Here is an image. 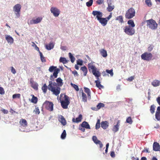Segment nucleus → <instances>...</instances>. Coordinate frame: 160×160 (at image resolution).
Returning <instances> with one entry per match:
<instances>
[{"instance_id":"nucleus-40","label":"nucleus","mask_w":160,"mask_h":160,"mask_svg":"<svg viewBox=\"0 0 160 160\" xmlns=\"http://www.w3.org/2000/svg\"><path fill=\"white\" fill-rule=\"evenodd\" d=\"M116 20L118 21L121 23L123 22V18L122 16H121L117 17L116 19Z\"/></svg>"},{"instance_id":"nucleus-63","label":"nucleus","mask_w":160,"mask_h":160,"mask_svg":"<svg viewBox=\"0 0 160 160\" xmlns=\"http://www.w3.org/2000/svg\"><path fill=\"white\" fill-rule=\"evenodd\" d=\"M110 155L112 157H115V154L114 152H112L110 153Z\"/></svg>"},{"instance_id":"nucleus-34","label":"nucleus","mask_w":160,"mask_h":160,"mask_svg":"<svg viewBox=\"0 0 160 160\" xmlns=\"http://www.w3.org/2000/svg\"><path fill=\"white\" fill-rule=\"evenodd\" d=\"M59 61L63 64H65L68 62V61L65 58L61 57L59 59Z\"/></svg>"},{"instance_id":"nucleus-52","label":"nucleus","mask_w":160,"mask_h":160,"mask_svg":"<svg viewBox=\"0 0 160 160\" xmlns=\"http://www.w3.org/2000/svg\"><path fill=\"white\" fill-rule=\"evenodd\" d=\"M33 112H35L36 114H39L40 112L38 107L36 108L34 110Z\"/></svg>"},{"instance_id":"nucleus-2","label":"nucleus","mask_w":160,"mask_h":160,"mask_svg":"<svg viewBox=\"0 0 160 160\" xmlns=\"http://www.w3.org/2000/svg\"><path fill=\"white\" fill-rule=\"evenodd\" d=\"M61 105L64 109H67L70 103L69 97L64 94H61L60 98Z\"/></svg>"},{"instance_id":"nucleus-48","label":"nucleus","mask_w":160,"mask_h":160,"mask_svg":"<svg viewBox=\"0 0 160 160\" xmlns=\"http://www.w3.org/2000/svg\"><path fill=\"white\" fill-rule=\"evenodd\" d=\"M126 122L127 123L130 124H131L132 123V120L131 117H129L126 119Z\"/></svg>"},{"instance_id":"nucleus-39","label":"nucleus","mask_w":160,"mask_h":160,"mask_svg":"<svg viewBox=\"0 0 160 160\" xmlns=\"http://www.w3.org/2000/svg\"><path fill=\"white\" fill-rule=\"evenodd\" d=\"M105 106V105L104 103L100 102L97 105V107L98 108V110H99L101 108L104 107Z\"/></svg>"},{"instance_id":"nucleus-24","label":"nucleus","mask_w":160,"mask_h":160,"mask_svg":"<svg viewBox=\"0 0 160 160\" xmlns=\"http://www.w3.org/2000/svg\"><path fill=\"white\" fill-rule=\"evenodd\" d=\"M82 119V115L81 114H80L78 118H77L75 119V118H73L72 119V121L73 122L76 123H78L81 121Z\"/></svg>"},{"instance_id":"nucleus-26","label":"nucleus","mask_w":160,"mask_h":160,"mask_svg":"<svg viewBox=\"0 0 160 160\" xmlns=\"http://www.w3.org/2000/svg\"><path fill=\"white\" fill-rule=\"evenodd\" d=\"M58 120L63 126L66 125V121L64 117L62 116H61L59 117Z\"/></svg>"},{"instance_id":"nucleus-7","label":"nucleus","mask_w":160,"mask_h":160,"mask_svg":"<svg viewBox=\"0 0 160 160\" xmlns=\"http://www.w3.org/2000/svg\"><path fill=\"white\" fill-rule=\"evenodd\" d=\"M91 69L93 74L96 77H99L101 75V73L98 71V68L95 66L92 65V62H91Z\"/></svg>"},{"instance_id":"nucleus-37","label":"nucleus","mask_w":160,"mask_h":160,"mask_svg":"<svg viewBox=\"0 0 160 160\" xmlns=\"http://www.w3.org/2000/svg\"><path fill=\"white\" fill-rule=\"evenodd\" d=\"M41 60L42 62H45L46 60L45 58L43 56L42 53L41 52H39Z\"/></svg>"},{"instance_id":"nucleus-41","label":"nucleus","mask_w":160,"mask_h":160,"mask_svg":"<svg viewBox=\"0 0 160 160\" xmlns=\"http://www.w3.org/2000/svg\"><path fill=\"white\" fill-rule=\"evenodd\" d=\"M81 69L84 72V75L86 76L87 72V69L86 67L85 66L82 67Z\"/></svg>"},{"instance_id":"nucleus-54","label":"nucleus","mask_w":160,"mask_h":160,"mask_svg":"<svg viewBox=\"0 0 160 160\" xmlns=\"http://www.w3.org/2000/svg\"><path fill=\"white\" fill-rule=\"evenodd\" d=\"M5 93V91L3 88L0 87V94L3 95Z\"/></svg>"},{"instance_id":"nucleus-45","label":"nucleus","mask_w":160,"mask_h":160,"mask_svg":"<svg viewBox=\"0 0 160 160\" xmlns=\"http://www.w3.org/2000/svg\"><path fill=\"white\" fill-rule=\"evenodd\" d=\"M106 72L109 74H110V76H112L113 75V71L112 69H111L110 70H109L108 69H106Z\"/></svg>"},{"instance_id":"nucleus-10","label":"nucleus","mask_w":160,"mask_h":160,"mask_svg":"<svg viewBox=\"0 0 160 160\" xmlns=\"http://www.w3.org/2000/svg\"><path fill=\"white\" fill-rule=\"evenodd\" d=\"M21 8V6L19 4L15 5L13 8V10L17 18L20 16V12Z\"/></svg>"},{"instance_id":"nucleus-30","label":"nucleus","mask_w":160,"mask_h":160,"mask_svg":"<svg viewBox=\"0 0 160 160\" xmlns=\"http://www.w3.org/2000/svg\"><path fill=\"white\" fill-rule=\"evenodd\" d=\"M54 45L52 43H50L48 44L46 46V48L49 50H51L54 47Z\"/></svg>"},{"instance_id":"nucleus-12","label":"nucleus","mask_w":160,"mask_h":160,"mask_svg":"<svg viewBox=\"0 0 160 160\" xmlns=\"http://www.w3.org/2000/svg\"><path fill=\"white\" fill-rule=\"evenodd\" d=\"M107 3L108 5V7L107 8V10L109 12L112 11L114 9V6L111 0H107Z\"/></svg>"},{"instance_id":"nucleus-51","label":"nucleus","mask_w":160,"mask_h":160,"mask_svg":"<svg viewBox=\"0 0 160 160\" xmlns=\"http://www.w3.org/2000/svg\"><path fill=\"white\" fill-rule=\"evenodd\" d=\"M82 61L80 59H78L77 61V63L78 65L81 66L82 65Z\"/></svg>"},{"instance_id":"nucleus-28","label":"nucleus","mask_w":160,"mask_h":160,"mask_svg":"<svg viewBox=\"0 0 160 160\" xmlns=\"http://www.w3.org/2000/svg\"><path fill=\"white\" fill-rule=\"evenodd\" d=\"M81 125L82 126L84 127L86 129H89L90 128L89 125L86 122H83L81 124Z\"/></svg>"},{"instance_id":"nucleus-49","label":"nucleus","mask_w":160,"mask_h":160,"mask_svg":"<svg viewBox=\"0 0 160 160\" xmlns=\"http://www.w3.org/2000/svg\"><path fill=\"white\" fill-rule=\"evenodd\" d=\"M71 85L77 91H78L79 90L78 86L77 85L72 84V83H71Z\"/></svg>"},{"instance_id":"nucleus-62","label":"nucleus","mask_w":160,"mask_h":160,"mask_svg":"<svg viewBox=\"0 0 160 160\" xmlns=\"http://www.w3.org/2000/svg\"><path fill=\"white\" fill-rule=\"evenodd\" d=\"M134 79V77H133L131 76L128 78L127 79V80L129 81H132Z\"/></svg>"},{"instance_id":"nucleus-64","label":"nucleus","mask_w":160,"mask_h":160,"mask_svg":"<svg viewBox=\"0 0 160 160\" xmlns=\"http://www.w3.org/2000/svg\"><path fill=\"white\" fill-rule=\"evenodd\" d=\"M91 109L92 110H94V111H98V108H97V107H92Z\"/></svg>"},{"instance_id":"nucleus-59","label":"nucleus","mask_w":160,"mask_h":160,"mask_svg":"<svg viewBox=\"0 0 160 160\" xmlns=\"http://www.w3.org/2000/svg\"><path fill=\"white\" fill-rule=\"evenodd\" d=\"M11 72L13 74H15L16 73V70L13 67H11Z\"/></svg>"},{"instance_id":"nucleus-27","label":"nucleus","mask_w":160,"mask_h":160,"mask_svg":"<svg viewBox=\"0 0 160 160\" xmlns=\"http://www.w3.org/2000/svg\"><path fill=\"white\" fill-rule=\"evenodd\" d=\"M56 81L57 82L58 86L59 87H61L63 85V82L62 80L60 78H58L56 79Z\"/></svg>"},{"instance_id":"nucleus-60","label":"nucleus","mask_w":160,"mask_h":160,"mask_svg":"<svg viewBox=\"0 0 160 160\" xmlns=\"http://www.w3.org/2000/svg\"><path fill=\"white\" fill-rule=\"evenodd\" d=\"M112 12H111L109 16L107 17V18H106V19H107V20H108V21L112 17Z\"/></svg>"},{"instance_id":"nucleus-36","label":"nucleus","mask_w":160,"mask_h":160,"mask_svg":"<svg viewBox=\"0 0 160 160\" xmlns=\"http://www.w3.org/2000/svg\"><path fill=\"white\" fill-rule=\"evenodd\" d=\"M82 100L84 102H86L87 101V98L85 94L83 92H82Z\"/></svg>"},{"instance_id":"nucleus-55","label":"nucleus","mask_w":160,"mask_h":160,"mask_svg":"<svg viewBox=\"0 0 160 160\" xmlns=\"http://www.w3.org/2000/svg\"><path fill=\"white\" fill-rule=\"evenodd\" d=\"M84 91L85 92L87 93H88V95L89 96L90 95L89 94V89L87 88H84Z\"/></svg>"},{"instance_id":"nucleus-25","label":"nucleus","mask_w":160,"mask_h":160,"mask_svg":"<svg viewBox=\"0 0 160 160\" xmlns=\"http://www.w3.org/2000/svg\"><path fill=\"white\" fill-rule=\"evenodd\" d=\"M151 84L154 87H156L160 85V81L157 80H154L151 83Z\"/></svg>"},{"instance_id":"nucleus-35","label":"nucleus","mask_w":160,"mask_h":160,"mask_svg":"<svg viewBox=\"0 0 160 160\" xmlns=\"http://www.w3.org/2000/svg\"><path fill=\"white\" fill-rule=\"evenodd\" d=\"M68 55L69 58L71 59V62L73 63L75 60V58L72 55L71 52H69Z\"/></svg>"},{"instance_id":"nucleus-13","label":"nucleus","mask_w":160,"mask_h":160,"mask_svg":"<svg viewBox=\"0 0 160 160\" xmlns=\"http://www.w3.org/2000/svg\"><path fill=\"white\" fill-rule=\"evenodd\" d=\"M42 19V17H38L36 19H33L30 21V24H36L40 22Z\"/></svg>"},{"instance_id":"nucleus-61","label":"nucleus","mask_w":160,"mask_h":160,"mask_svg":"<svg viewBox=\"0 0 160 160\" xmlns=\"http://www.w3.org/2000/svg\"><path fill=\"white\" fill-rule=\"evenodd\" d=\"M156 101L158 104L160 106V96L158 97L156 99Z\"/></svg>"},{"instance_id":"nucleus-53","label":"nucleus","mask_w":160,"mask_h":160,"mask_svg":"<svg viewBox=\"0 0 160 160\" xmlns=\"http://www.w3.org/2000/svg\"><path fill=\"white\" fill-rule=\"evenodd\" d=\"M154 46L152 45H150L148 48V51L151 52L153 49Z\"/></svg>"},{"instance_id":"nucleus-4","label":"nucleus","mask_w":160,"mask_h":160,"mask_svg":"<svg viewBox=\"0 0 160 160\" xmlns=\"http://www.w3.org/2000/svg\"><path fill=\"white\" fill-rule=\"evenodd\" d=\"M147 26L152 30H155L157 28L158 24L155 21L151 19L146 21Z\"/></svg>"},{"instance_id":"nucleus-29","label":"nucleus","mask_w":160,"mask_h":160,"mask_svg":"<svg viewBox=\"0 0 160 160\" xmlns=\"http://www.w3.org/2000/svg\"><path fill=\"white\" fill-rule=\"evenodd\" d=\"M100 52L101 55L103 57H106L107 56V51L106 50L104 49H101L100 50Z\"/></svg>"},{"instance_id":"nucleus-43","label":"nucleus","mask_w":160,"mask_h":160,"mask_svg":"<svg viewBox=\"0 0 160 160\" xmlns=\"http://www.w3.org/2000/svg\"><path fill=\"white\" fill-rule=\"evenodd\" d=\"M145 3L149 7H151L152 5V2L150 0H145Z\"/></svg>"},{"instance_id":"nucleus-18","label":"nucleus","mask_w":160,"mask_h":160,"mask_svg":"<svg viewBox=\"0 0 160 160\" xmlns=\"http://www.w3.org/2000/svg\"><path fill=\"white\" fill-rule=\"evenodd\" d=\"M99 78V77H98V78H97V77H96L97 80H95V82L96 83V86L99 89L103 88L104 86L101 84V82L100 81Z\"/></svg>"},{"instance_id":"nucleus-46","label":"nucleus","mask_w":160,"mask_h":160,"mask_svg":"<svg viewBox=\"0 0 160 160\" xmlns=\"http://www.w3.org/2000/svg\"><path fill=\"white\" fill-rule=\"evenodd\" d=\"M155 108V106L154 105L151 106L150 110L151 113H153L154 112Z\"/></svg>"},{"instance_id":"nucleus-6","label":"nucleus","mask_w":160,"mask_h":160,"mask_svg":"<svg viewBox=\"0 0 160 160\" xmlns=\"http://www.w3.org/2000/svg\"><path fill=\"white\" fill-rule=\"evenodd\" d=\"M135 14V11L134 9L132 8L128 9L125 14V17L128 19H130L133 18Z\"/></svg>"},{"instance_id":"nucleus-21","label":"nucleus","mask_w":160,"mask_h":160,"mask_svg":"<svg viewBox=\"0 0 160 160\" xmlns=\"http://www.w3.org/2000/svg\"><path fill=\"white\" fill-rule=\"evenodd\" d=\"M5 39L8 43L10 44H12L13 42L14 39L10 35H5Z\"/></svg>"},{"instance_id":"nucleus-47","label":"nucleus","mask_w":160,"mask_h":160,"mask_svg":"<svg viewBox=\"0 0 160 160\" xmlns=\"http://www.w3.org/2000/svg\"><path fill=\"white\" fill-rule=\"evenodd\" d=\"M21 95L20 94H14L12 96V98L13 99L16 98H20V97Z\"/></svg>"},{"instance_id":"nucleus-32","label":"nucleus","mask_w":160,"mask_h":160,"mask_svg":"<svg viewBox=\"0 0 160 160\" xmlns=\"http://www.w3.org/2000/svg\"><path fill=\"white\" fill-rule=\"evenodd\" d=\"M38 102V98L37 97L34 96V95H32V98L31 99V102L33 103L36 104Z\"/></svg>"},{"instance_id":"nucleus-56","label":"nucleus","mask_w":160,"mask_h":160,"mask_svg":"<svg viewBox=\"0 0 160 160\" xmlns=\"http://www.w3.org/2000/svg\"><path fill=\"white\" fill-rule=\"evenodd\" d=\"M1 111L2 112H3L4 114H7L8 112V110H6L2 108L1 109Z\"/></svg>"},{"instance_id":"nucleus-38","label":"nucleus","mask_w":160,"mask_h":160,"mask_svg":"<svg viewBox=\"0 0 160 160\" xmlns=\"http://www.w3.org/2000/svg\"><path fill=\"white\" fill-rule=\"evenodd\" d=\"M155 118L158 120H160V112H156Z\"/></svg>"},{"instance_id":"nucleus-1","label":"nucleus","mask_w":160,"mask_h":160,"mask_svg":"<svg viewBox=\"0 0 160 160\" xmlns=\"http://www.w3.org/2000/svg\"><path fill=\"white\" fill-rule=\"evenodd\" d=\"M48 89L51 91L53 94L57 96L60 93L61 88L58 86L55 82H52L51 81H49V85L48 86Z\"/></svg>"},{"instance_id":"nucleus-11","label":"nucleus","mask_w":160,"mask_h":160,"mask_svg":"<svg viewBox=\"0 0 160 160\" xmlns=\"http://www.w3.org/2000/svg\"><path fill=\"white\" fill-rule=\"evenodd\" d=\"M50 11L55 17H58L59 15L60 12V10L55 7H51Z\"/></svg>"},{"instance_id":"nucleus-8","label":"nucleus","mask_w":160,"mask_h":160,"mask_svg":"<svg viewBox=\"0 0 160 160\" xmlns=\"http://www.w3.org/2000/svg\"><path fill=\"white\" fill-rule=\"evenodd\" d=\"M152 57V54L148 52H145L141 55L142 59L147 61H149L151 60Z\"/></svg>"},{"instance_id":"nucleus-23","label":"nucleus","mask_w":160,"mask_h":160,"mask_svg":"<svg viewBox=\"0 0 160 160\" xmlns=\"http://www.w3.org/2000/svg\"><path fill=\"white\" fill-rule=\"evenodd\" d=\"M108 124L109 123L107 121H102L101 123V127L103 129H105L108 127Z\"/></svg>"},{"instance_id":"nucleus-9","label":"nucleus","mask_w":160,"mask_h":160,"mask_svg":"<svg viewBox=\"0 0 160 160\" xmlns=\"http://www.w3.org/2000/svg\"><path fill=\"white\" fill-rule=\"evenodd\" d=\"M53 104L52 102L46 101L43 104V106L47 110L52 111L53 110Z\"/></svg>"},{"instance_id":"nucleus-58","label":"nucleus","mask_w":160,"mask_h":160,"mask_svg":"<svg viewBox=\"0 0 160 160\" xmlns=\"http://www.w3.org/2000/svg\"><path fill=\"white\" fill-rule=\"evenodd\" d=\"M97 2L98 4H101L104 2V0H98Z\"/></svg>"},{"instance_id":"nucleus-42","label":"nucleus","mask_w":160,"mask_h":160,"mask_svg":"<svg viewBox=\"0 0 160 160\" xmlns=\"http://www.w3.org/2000/svg\"><path fill=\"white\" fill-rule=\"evenodd\" d=\"M100 119H98L97 120L95 126L96 129H98L100 128Z\"/></svg>"},{"instance_id":"nucleus-16","label":"nucleus","mask_w":160,"mask_h":160,"mask_svg":"<svg viewBox=\"0 0 160 160\" xmlns=\"http://www.w3.org/2000/svg\"><path fill=\"white\" fill-rule=\"evenodd\" d=\"M120 121L118 120L117 122V124L114 125L112 128V130L114 133H115L118 131L120 125Z\"/></svg>"},{"instance_id":"nucleus-17","label":"nucleus","mask_w":160,"mask_h":160,"mask_svg":"<svg viewBox=\"0 0 160 160\" xmlns=\"http://www.w3.org/2000/svg\"><path fill=\"white\" fill-rule=\"evenodd\" d=\"M153 150L155 151H160V146L157 142H154L153 145Z\"/></svg>"},{"instance_id":"nucleus-3","label":"nucleus","mask_w":160,"mask_h":160,"mask_svg":"<svg viewBox=\"0 0 160 160\" xmlns=\"http://www.w3.org/2000/svg\"><path fill=\"white\" fill-rule=\"evenodd\" d=\"M48 70L50 72H54L53 74L50 76V78L51 79H52V78L53 77L55 78H57L58 73L60 71V69L57 68V67L53 66H50Z\"/></svg>"},{"instance_id":"nucleus-31","label":"nucleus","mask_w":160,"mask_h":160,"mask_svg":"<svg viewBox=\"0 0 160 160\" xmlns=\"http://www.w3.org/2000/svg\"><path fill=\"white\" fill-rule=\"evenodd\" d=\"M128 24L132 28H133L135 26V24L132 20H129L128 22Z\"/></svg>"},{"instance_id":"nucleus-15","label":"nucleus","mask_w":160,"mask_h":160,"mask_svg":"<svg viewBox=\"0 0 160 160\" xmlns=\"http://www.w3.org/2000/svg\"><path fill=\"white\" fill-rule=\"evenodd\" d=\"M92 140L94 143L96 144H99V147L100 148L102 147L103 145L101 142V141L98 139L97 137L96 136H93L92 137Z\"/></svg>"},{"instance_id":"nucleus-50","label":"nucleus","mask_w":160,"mask_h":160,"mask_svg":"<svg viewBox=\"0 0 160 160\" xmlns=\"http://www.w3.org/2000/svg\"><path fill=\"white\" fill-rule=\"evenodd\" d=\"M32 43H33V44L32 45V46L33 47H34L35 48V49L37 51H38V52H41L40 50H39V48L37 46V45L34 42H32Z\"/></svg>"},{"instance_id":"nucleus-19","label":"nucleus","mask_w":160,"mask_h":160,"mask_svg":"<svg viewBox=\"0 0 160 160\" xmlns=\"http://www.w3.org/2000/svg\"><path fill=\"white\" fill-rule=\"evenodd\" d=\"M19 123L21 126L24 127H26L28 126L27 121L24 119H21L20 120Z\"/></svg>"},{"instance_id":"nucleus-14","label":"nucleus","mask_w":160,"mask_h":160,"mask_svg":"<svg viewBox=\"0 0 160 160\" xmlns=\"http://www.w3.org/2000/svg\"><path fill=\"white\" fill-rule=\"evenodd\" d=\"M92 14L94 16H96V18L98 20L99 19V18H100L103 16L102 13L100 12L97 11H94L92 12Z\"/></svg>"},{"instance_id":"nucleus-22","label":"nucleus","mask_w":160,"mask_h":160,"mask_svg":"<svg viewBox=\"0 0 160 160\" xmlns=\"http://www.w3.org/2000/svg\"><path fill=\"white\" fill-rule=\"evenodd\" d=\"M30 83L31 87L35 90H37L38 89V85L37 83L33 81H30Z\"/></svg>"},{"instance_id":"nucleus-44","label":"nucleus","mask_w":160,"mask_h":160,"mask_svg":"<svg viewBox=\"0 0 160 160\" xmlns=\"http://www.w3.org/2000/svg\"><path fill=\"white\" fill-rule=\"evenodd\" d=\"M66 133L65 130H64L63 131V132L62 133L61 135V138L62 139H64L66 137Z\"/></svg>"},{"instance_id":"nucleus-33","label":"nucleus","mask_w":160,"mask_h":160,"mask_svg":"<svg viewBox=\"0 0 160 160\" xmlns=\"http://www.w3.org/2000/svg\"><path fill=\"white\" fill-rule=\"evenodd\" d=\"M47 88H48L46 83H45L42 87V90L44 93H46L47 92Z\"/></svg>"},{"instance_id":"nucleus-5","label":"nucleus","mask_w":160,"mask_h":160,"mask_svg":"<svg viewBox=\"0 0 160 160\" xmlns=\"http://www.w3.org/2000/svg\"><path fill=\"white\" fill-rule=\"evenodd\" d=\"M125 33L130 36H132L135 33V30L133 28H132L130 26H126L123 29Z\"/></svg>"},{"instance_id":"nucleus-20","label":"nucleus","mask_w":160,"mask_h":160,"mask_svg":"<svg viewBox=\"0 0 160 160\" xmlns=\"http://www.w3.org/2000/svg\"><path fill=\"white\" fill-rule=\"evenodd\" d=\"M98 20L103 26H105L108 22V20H107L105 18H104L101 17L100 18H99Z\"/></svg>"},{"instance_id":"nucleus-57","label":"nucleus","mask_w":160,"mask_h":160,"mask_svg":"<svg viewBox=\"0 0 160 160\" xmlns=\"http://www.w3.org/2000/svg\"><path fill=\"white\" fill-rule=\"evenodd\" d=\"M85 128L82 126L81 125L79 126V129L80 130L82 131V132H84L85 131Z\"/></svg>"}]
</instances>
